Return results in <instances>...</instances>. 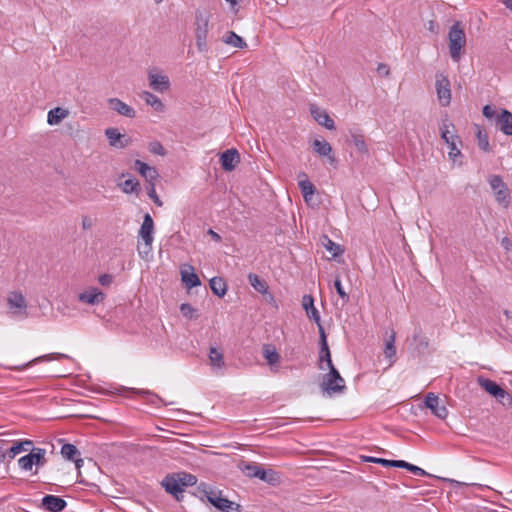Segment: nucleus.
Listing matches in <instances>:
<instances>
[{
	"label": "nucleus",
	"instance_id": "obj_12",
	"mask_svg": "<svg viewBox=\"0 0 512 512\" xmlns=\"http://www.w3.org/2000/svg\"><path fill=\"white\" fill-rule=\"evenodd\" d=\"M7 303L9 309L12 311V314L21 315L22 318H25L27 316V304L22 293L16 291L11 292L8 296Z\"/></svg>",
	"mask_w": 512,
	"mask_h": 512
},
{
	"label": "nucleus",
	"instance_id": "obj_44",
	"mask_svg": "<svg viewBox=\"0 0 512 512\" xmlns=\"http://www.w3.org/2000/svg\"><path fill=\"white\" fill-rule=\"evenodd\" d=\"M413 344L418 353H423L428 348V340L421 333L413 335Z\"/></svg>",
	"mask_w": 512,
	"mask_h": 512
},
{
	"label": "nucleus",
	"instance_id": "obj_60",
	"mask_svg": "<svg viewBox=\"0 0 512 512\" xmlns=\"http://www.w3.org/2000/svg\"><path fill=\"white\" fill-rule=\"evenodd\" d=\"M452 485L456 486V487H462V486H467L468 484L467 483H464V482H460V481H457V480H454V479H449L448 480Z\"/></svg>",
	"mask_w": 512,
	"mask_h": 512
},
{
	"label": "nucleus",
	"instance_id": "obj_16",
	"mask_svg": "<svg viewBox=\"0 0 512 512\" xmlns=\"http://www.w3.org/2000/svg\"><path fill=\"white\" fill-rule=\"evenodd\" d=\"M310 113L313 119L321 126L325 127L328 130H335L334 120L329 116V114L322 108L312 104L310 106Z\"/></svg>",
	"mask_w": 512,
	"mask_h": 512
},
{
	"label": "nucleus",
	"instance_id": "obj_26",
	"mask_svg": "<svg viewBox=\"0 0 512 512\" xmlns=\"http://www.w3.org/2000/svg\"><path fill=\"white\" fill-rule=\"evenodd\" d=\"M299 181L298 186L301 190L305 202L309 203L315 194V187L312 182L309 181L307 175L302 172L298 175Z\"/></svg>",
	"mask_w": 512,
	"mask_h": 512
},
{
	"label": "nucleus",
	"instance_id": "obj_54",
	"mask_svg": "<svg viewBox=\"0 0 512 512\" xmlns=\"http://www.w3.org/2000/svg\"><path fill=\"white\" fill-rule=\"evenodd\" d=\"M98 281L102 286H109L113 281V276L111 274H102L99 276Z\"/></svg>",
	"mask_w": 512,
	"mask_h": 512
},
{
	"label": "nucleus",
	"instance_id": "obj_62",
	"mask_svg": "<svg viewBox=\"0 0 512 512\" xmlns=\"http://www.w3.org/2000/svg\"><path fill=\"white\" fill-rule=\"evenodd\" d=\"M226 2H228L230 5H231V8L234 9L235 6H237L240 2V0H225Z\"/></svg>",
	"mask_w": 512,
	"mask_h": 512
},
{
	"label": "nucleus",
	"instance_id": "obj_14",
	"mask_svg": "<svg viewBox=\"0 0 512 512\" xmlns=\"http://www.w3.org/2000/svg\"><path fill=\"white\" fill-rule=\"evenodd\" d=\"M69 358L70 357L68 355L63 354V353H50V354L36 357L25 364L16 365V366H5V368L8 370H12V371H23V370L27 369L28 367H31L37 363L52 361V360L69 359Z\"/></svg>",
	"mask_w": 512,
	"mask_h": 512
},
{
	"label": "nucleus",
	"instance_id": "obj_8",
	"mask_svg": "<svg viewBox=\"0 0 512 512\" xmlns=\"http://www.w3.org/2000/svg\"><path fill=\"white\" fill-rule=\"evenodd\" d=\"M454 129L453 123L449 122L447 119L443 121L440 131H441V138L444 140V142L448 145L450 148L449 156L453 160L456 159L457 156L461 155V151L457 146V143H461V140L458 135L451 133L449 128Z\"/></svg>",
	"mask_w": 512,
	"mask_h": 512
},
{
	"label": "nucleus",
	"instance_id": "obj_43",
	"mask_svg": "<svg viewBox=\"0 0 512 512\" xmlns=\"http://www.w3.org/2000/svg\"><path fill=\"white\" fill-rule=\"evenodd\" d=\"M477 141H478V146L481 150L485 151V152H489L490 151V144H489V139H488V135L486 132H484L479 126H477Z\"/></svg>",
	"mask_w": 512,
	"mask_h": 512
},
{
	"label": "nucleus",
	"instance_id": "obj_18",
	"mask_svg": "<svg viewBox=\"0 0 512 512\" xmlns=\"http://www.w3.org/2000/svg\"><path fill=\"white\" fill-rule=\"evenodd\" d=\"M41 506L49 512H62L67 507V502L55 495H45L42 498Z\"/></svg>",
	"mask_w": 512,
	"mask_h": 512
},
{
	"label": "nucleus",
	"instance_id": "obj_56",
	"mask_svg": "<svg viewBox=\"0 0 512 512\" xmlns=\"http://www.w3.org/2000/svg\"><path fill=\"white\" fill-rule=\"evenodd\" d=\"M94 220L89 216H83L82 217V228L84 230H89L93 227Z\"/></svg>",
	"mask_w": 512,
	"mask_h": 512
},
{
	"label": "nucleus",
	"instance_id": "obj_32",
	"mask_svg": "<svg viewBox=\"0 0 512 512\" xmlns=\"http://www.w3.org/2000/svg\"><path fill=\"white\" fill-rule=\"evenodd\" d=\"M497 123L505 135L512 136V113L510 111L503 109L497 118Z\"/></svg>",
	"mask_w": 512,
	"mask_h": 512
},
{
	"label": "nucleus",
	"instance_id": "obj_1",
	"mask_svg": "<svg viewBox=\"0 0 512 512\" xmlns=\"http://www.w3.org/2000/svg\"><path fill=\"white\" fill-rule=\"evenodd\" d=\"M193 495L202 502H209L221 512H241V506L239 504L223 497L222 491L212 487L208 483H199Z\"/></svg>",
	"mask_w": 512,
	"mask_h": 512
},
{
	"label": "nucleus",
	"instance_id": "obj_29",
	"mask_svg": "<svg viewBox=\"0 0 512 512\" xmlns=\"http://www.w3.org/2000/svg\"><path fill=\"white\" fill-rule=\"evenodd\" d=\"M181 279L187 288H193L201 284L198 275L194 272V268L191 265L181 270Z\"/></svg>",
	"mask_w": 512,
	"mask_h": 512
},
{
	"label": "nucleus",
	"instance_id": "obj_50",
	"mask_svg": "<svg viewBox=\"0 0 512 512\" xmlns=\"http://www.w3.org/2000/svg\"><path fill=\"white\" fill-rule=\"evenodd\" d=\"M362 461L364 462H371V463H377L384 467L389 466V460L384 458H377L373 456H361Z\"/></svg>",
	"mask_w": 512,
	"mask_h": 512
},
{
	"label": "nucleus",
	"instance_id": "obj_37",
	"mask_svg": "<svg viewBox=\"0 0 512 512\" xmlns=\"http://www.w3.org/2000/svg\"><path fill=\"white\" fill-rule=\"evenodd\" d=\"M223 42L227 45L240 49H243L247 46L244 39L233 31H229L223 36Z\"/></svg>",
	"mask_w": 512,
	"mask_h": 512
},
{
	"label": "nucleus",
	"instance_id": "obj_39",
	"mask_svg": "<svg viewBox=\"0 0 512 512\" xmlns=\"http://www.w3.org/2000/svg\"><path fill=\"white\" fill-rule=\"evenodd\" d=\"M263 357L267 360L268 364L272 367L280 360V355L272 345L263 346Z\"/></svg>",
	"mask_w": 512,
	"mask_h": 512
},
{
	"label": "nucleus",
	"instance_id": "obj_42",
	"mask_svg": "<svg viewBox=\"0 0 512 512\" xmlns=\"http://www.w3.org/2000/svg\"><path fill=\"white\" fill-rule=\"evenodd\" d=\"M119 186L121 187L122 191L126 194H138L140 191V184L135 178H129L125 180L124 182L119 184Z\"/></svg>",
	"mask_w": 512,
	"mask_h": 512
},
{
	"label": "nucleus",
	"instance_id": "obj_52",
	"mask_svg": "<svg viewBox=\"0 0 512 512\" xmlns=\"http://www.w3.org/2000/svg\"><path fill=\"white\" fill-rule=\"evenodd\" d=\"M409 464L410 463H408V462H406L404 460H389V466L388 467L403 468V469L408 470Z\"/></svg>",
	"mask_w": 512,
	"mask_h": 512
},
{
	"label": "nucleus",
	"instance_id": "obj_64",
	"mask_svg": "<svg viewBox=\"0 0 512 512\" xmlns=\"http://www.w3.org/2000/svg\"><path fill=\"white\" fill-rule=\"evenodd\" d=\"M138 392L140 394H151L149 391H146V390H139Z\"/></svg>",
	"mask_w": 512,
	"mask_h": 512
},
{
	"label": "nucleus",
	"instance_id": "obj_10",
	"mask_svg": "<svg viewBox=\"0 0 512 512\" xmlns=\"http://www.w3.org/2000/svg\"><path fill=\"white\" fill-rule=\"evenodd\" d=\"M149 86L152 90L163 93L170 88L169 77L157 68L148 71Z\"/></svg>",
	"mask_w": 512,
	"mask_h": 512
},
{
	"label": "nucleus",
	"instance_id": "obj_48",
	"mask_svg": "<svg viewBox=\"0 0 512 512\" xmlns=\"http://www.w3.org/2000/svg\"><path fill=\"white\" fill-rule=\"evenodd\" d=\"M148 149L152 154H155V155L164 156L166 154V151H165L163 145L159 141L150 142Z\"/></svg>",
	"mask_w": 512,
	"mask_h": 512
},
{
	"label": "nucleus",
	"instance_id": "obj_21",
	"mask_svg": "<svg viewBox=\"0 0 512 512\" xmlns=\"http://www.w3.org/2000/svg\"><path fill=\"white\" fill-rule=\"evenodd\" d=\"M312 147L314 152L320 157H327V160L331 165L336 164L337 160L332 153V146L327 141L315 139L312 143Z\"/></svg>",
	"mask_w": 512,
	"mask_h": 512
},
{
	"label": "nucleus",
	"instance_id": "obj_33",
	"mask_svg": "<svg viewBox=\"0 0 512 512\" xmlns=\"http://www.w3.org/2000/svg\"><path fill=\"white\" fill-rule=\"evenodd\" d=\"M68 113V110L61 107L51 109L47 115V122L49 125H57L68 116Z\"/></svg>",
	"mask_w": 512,
	"mask_h": 512
},
{
	"label": "nucleus",
	"instance_id": "obj_23",
	"mask_svg": "<svg viewBox=\"0 0 512 512\" xmlns=\"http://www.w3.org/2000/svg\"><path fill=\"white\" fill-rule=\"evenodd\" d=\"M153 232L154 221L151 215L149 213H146L143 217V222L138 232L139 238L141 239V241L153 242Z\"/></svg>",
	"mask_w": 512,
	"mask_h": 512
},
{
	"label": "nucleus",
	"instance_id": "obj_47",
	"mask_svg": "<svg viewBox=\"0 0 512 512\" xmlns=\"http://www.w3.org/2000/svg\"><path fill=\"white\" fill-rule=\"evenodd\" d=\"M146 190H147V194H148L149 198L152 199L156 205L161 206L162 202L156 193L155 183L154 182L148 183Z\"/></svg>",
	"mask_w": 512,
	"mask_h": 512
},
{
	"label": "nucleus",
	"instance_id": "obj_46",
	"mask_svg": "<svg viewBox=\"0 0 512 512\" xmlns=\"http://www.w3.org/2000/svg\"><path fill=\"white\" fill-rule=\"evenodd\" d=\"M352 141L355 148L361 153H367L368 149L362 135H352Z\"/></svg>",
	"mask_w": 512,
	"mask_h": 512
},
{
	"label": "nucleus",
	"instance_id": "obj_55",
	"mask_svg": "<svg viewBox=\"0 0 512 512\" xmlns=\"http://www.w3.org/2000/svg\"><path fill=\"white\" fill-rule=\"evenodd\" d=\"M377 72L380 76L387 77L390 74L389 66L384 63H380L377 67Z\"/></svg>",
	"mask_w": 512,
	"mask_h": 512
},
{
	"label": "nucleus",
	"instance_id": "obj_3",
	"mask_svg": "<svg viewBox=\"0 0 512 512\" xmlns=\"http://www.w3.org/2000/svg\"><path fill=\"white\" fill-rule=\"evenodd\" d=\"M47 451L44 448L35 447L34 445L28 451V454L18 459V466L22 471H31L33 466L36 467L34 474H37L38 469L47 463Z\"/></svg>",
	"mask_w": 512,
	"mask_h": 512
},
{
	"label": "nucleus",
	"instance_id": "obj_45",
	"mask_svg": "<svg viewBox=\"0 0 512 512\" xmlns=\"http://www.w3.org/2000/svg\"><path fill=\"white\" fill-rule=\"evenodd\" d=\"M152 243L153 242H148V241H142V242L138 241L137 250H138L139 256L142 259L147 258V256L151 253Z\"/></svg>",
	"mask_w": 512,
	"mask_h": 512
},
{
	"label": "nucleus",
	"instance_id": "obj_2",
	"mask_svg": "<svg viewBox=\"0 0 512 512\" xmlns=\"http://www.w3.org/2000/svg\"><path fill=\"white\" fill-rule=\"evenodd\" d=\"M449 52L454 62H459L466 45V35L460 22H455L449 29Z\"/></svg>",
	"mask_w": 512,
	"mask_h": 512
},
{
	"label": "nucleus",
	"instance_id": "obj_51",
	"mask_svg": "<svg viewBox=\"0 0 512 512\" xmlns=\"http://www.w3.org/2000/svg\"><path fill=\"white\" fill-rule=\"evenodd\" d=\"M180 311L185 317L190 319L194 317L195 309L189 303H182L180 306Z\"/></svg>",
	"mask_w": 512,
	"mask_h": 512
},
{
	"label": "nucleus",
	"instance_id": "obj_7",
	"mask_svg": "<svg viewBox=\"0 0 512 512\" xmlns=\"http://www.w3.org/2000/svg\"><path fill=\"white\" fill-rule=\"evenodd\" d=\"M321 388L329 395L343 393L346 390L345 381L334 366H331L329 372L323 376Z\"/></svg>",
	"mask_w": 512,
	"mask_h": 512
},
{
	"label": "nucleus",
	"instance_id": "obj_30",
	"mask_svg": "<svg viewBox=\"0 0 512 512\" xmlns=\"http://www.w3.org/2000/svg\"><path fill=\"white\" fill-rule=\"evenodd\" d=\"M303 307L307 313V316L315 321V323L318 326V330L320 331V326H322L320 314L316 307L314 306V300L311 296L303 297Z\"/></svg>",
	"mask_w": 512,
	"mask_h": 512
},
{
	"label": "nucleus",
	"instance_id": "obj_57",
	"mask_svg": "<svg viewBox=\"0 0 512 512\" xmlns=\"http://www.w3.org/2000/svg\"><path fill=\"white\" fill-rule=\"evenodd\" d=\"M482 112H483V115H484L486 118H488V119L493 118V117H494V115H495V111H494V109H493L490 105H485V106L483 107Z\"/></svg>",
	"mask_w": 512,
	"mask_h": 512
},
{
	"label": "nucleus",
	"instance_id": "obj_5",
	"mask_svg": "<svg viewBox=\"0 0 512 512\" xmlns=\"http://www.w3.org/2000/svg\"><path fill=\"white\" fill-rule=\"evenodd\" d=\"M242 472L250 478H258L270 485H277L280 482V477L273 469H264L261 465L256 463H245L241 467Z\"/></svg>",
	"mask_w": 512,
	"mask_h": 512
},
{
	"label": "nucleus",
	"instance_id": "obj_63",
	"mask_svg": "<svg viewBox=\"0 0 512 512\" xmlns=\"http://www.w3.org/2000/svg\"><path fill=\"white\" fill-rule=\"evenodd\" d=\"M503 4L512 11V0H502Z\"/></svg>",
	"mask_w": 512,
	"mask_h": 512
},
{
	"label": "nucleus",
	"instance_id": "obj_25",
	"mask_svg": "<svg viewBox=\"0 0 512 512\" xmlns=\"http://www.w3.org/2000/svg\"><path fill=\"white\" fill-rule=\"evenodd\" d=\"M61 455L66 460L74 461L77 469H80V467L83 465V459L77 458L80 455V452L73 444H63L61 447Z\"/></svg>",
	"mask_w": 512,
	"mask_h": 512
},
{
	"label": "nucleus",
	"instance_id": "obj_40",
	"mask_svg": "<svg viewBox=\"0 0 512 512\" xmlns=\"http://www.w3.org/2000/svg\"><path fill=\"white\" fill-rule=\"evenodd\" d=\"M175 477H177L178 482L180 483L181 487L184 489L185 487L198 485L197 484V477L193 474L187 473V472H177L174 473Z\"/></svg>",
	"mask_w": 512,
	"mask_h": 512
},
{
	"label": "nucleus",
	"instance_id": "obj_19",
	"mask_svg": "<svg viewBox=\"0 0 512 512\" xmlns=\"http://www.w3.org/2000/svg\"><path fill=\"white\" fill-rule=\"evenodd\" d=\"M105 135L109 141V145L114 148H125L130 143V138L125 134H121L117 128H107Z\"/></svg>",
	"mask_w": 512,
	"mask_h": 512
},
{
	"label": "nucleus",
	"instance_id": "obj_4",
	"mask_svg": "<svg viewBox=\"0 0 512 512\" xmlns=\"http://www.w3.org/2000/svg\"><path fill=\"white\" fill-rule=\"evenodd\" d=\"M209 14L198 9L195 12V39L199 52H207V36L209 31Z\"/></svg>",
	"mask_w": 512,
	"mask_h": 512
},
{
	"label": "nucleus",
	"instance_id": "obj_15",
	"mask_svg": "<svg viewBox=\"0 0 512 512\" xmlns=\"http://www.w3.org/2000/svg\"><path fill=\"white\" fill-rule=\"evenodd\" d=\"M320 353H319V368L321 370H325L326 368L323 366V363H326L327 368H331L333 365L332 359H331V353L328 347L327 338L325 334V330L323 326H320Z\"/></svg>",
	"mask_w": 512,
	"mask_h": 512
},
{
	"label": "nucleus",
	"instance_id": "obj_28",
	"mask_svg": "<svg viewBox=\"0 0 512 512\" xmlns=\"http://www.w3.org/2000/svg\"><path fill=\"white\" fill-rule=\"evenodd\" d=\"M33 445L34 442L30 439L15 441L12 446L8 448V458L14 459L18 454L28 452Z\"/></svg>",
	"mask_w": 512,
	"mask_h": 512
},
{
	"label": "nucleus",
	"instance_id": "obj_53",
	"mask_svg": "<svg viewBox=\"0 0 512 512\" xmlns=\"http://www.w3.org/2000/svg\"><path fill=\"white\" fill-rule=\"evenodd\" d=\"M408 471H410L411 473H413L414 475H417V476H427L428 473L423 470L422 468L416 466V465H413V464H409V467H408Z\"/></svg>",
	"mask_w": 512,
	"mask_h": 512
},
{
	"label": "nucleus",
	"instance_id": "obj_9",
	"mask_svg": "<svg viewBox=\"0 0 512 512\" xmlns=\"http://www.w3.org/2000/svg\"><path fill=\"white\" fill-rule=\"evenodd\" d=\"M489 184L494 192L496 201L507 208L510 205V191L503 179L499 175H492L489 178Z\"/></svg>",
	"mask_w": 512,
	"mask_h": 512
},
{
	"label": "nucleus",
	"instance_id": "obj_58",
	"mask_svg": "<svg viewBox=\"0 0 512 512\" xmlns=\"http://www.w3.org/2000/svg\"><path fill=\"white\" fill-rule=\"evenodd\" d=\"M5 444H0V463L5 462L8 458V449H5Z\"/></svg>",
	"mask_w": 512,
	"mask_h": 512
},
{
	"label": "nucleus",
	"instance_id": "obj_13",
	"mask_svg": "<svg viewBox=\"0 0 512 512\" xmlns=\"http://www.w3.org/2000/svg\"><path fill=\"white\" fill-rule=\"evenodd\" d=\"M161 485L165 491L174 496L177 501H181L183 499L184 490L174 473L167 474L161 481Z\"/></svg>",
	"mask_w": 512,
	"mask_h": 512
},
{
	"label": "nucleus",
	"instance_id": "obj_36",
	"mask_svg": "<svg viewBox=\"0 0 512 512\" xmlns=\"http://www.w3.org/2000/svg\"><path fill=\"white\" fill-rule=\"evenodd\" d=\"M212 292L218 297H223L227 292V284L221 277H213L209 281Z\"/></svg>",
	"mask_w": 512,
	"mask_h": 512
},
{
	"label": "nucleus",
	"instance_id": "obj_31",
	"mask_svg": "<svg viewBox=\"0 0 512 512\" xmlns=\"http://www.w3.org/2000/svg\"><path fill=\"white\" fill-rule=\"evenodd\" d=\"M395 336L396 333L394 332V330H391L390 332H385L384 354L385 357L390 360V365L394 362V358L396 355Z\"/></svg>",
	"mask_w": 512,
	"mask_h": 512
},
{
	"label": "nucleus",
	"instance_id": "obj_24",
	"mask_svg": "<svg viewBox=\"0 0 512 512\" xmlns=\"http://www.w3.org/2000/svg\"><path fill=\"white\" fill-rule=\"evenodd\" d=\"M78 299L82 303L91 305L99 304L105 299V294L93 287L79 294Z\"/></svg>",
	"mask_w": 512,
	"mask_h": 512
},
{
	"label": "nucleus",
	"instance_id": "obj_20",
	"mask_svg": "<svg viewBox=\"0 0 512 512\" xmlns=\"http://www.w3.org/2000/svg\"><path fill=\"white\" fill-rule=\"evenodd\" d=\"M240 162V155L235 148L227 149L220 155V164L225 171H232Z\"/></svg>",
	"mask_w": 512,
	"mask_h": 512
},
{
	"label": "nucleus",
	"instance_id": "obj_41",
	"mask_svg": "<svg viewBox=\"0 0 512 512\" xmlns=\"http://www.w3.org/2000/svg\"><path fill=\"white\" fill-rule=\"evenodd\" d=\"M209 361L213 368L220 369L224 366L223 354L215 347L210 348Z\"/></svg>",
	"mask_w": 512,
	"mask_h": 512
},
{
	"label": "nucleus",
	"instance_id": "obj_61",
	"mask_svg": "<svg viewBox=\"0 0 512 512\" xmlns=\"http://www.w3.org/2000/svg\"><path fill=\"white\" fill-rule=\"evenodd\" d=\"M501 244H502V246H503L505 249H507V250H508V249L510 248V246L512 245V244H511V242H510V240H509L508 238H506V237L502 239Z\"/></svg>",
	"mask_w": 512,
	"mask_h": 512
},
{
	"label": "nucleus",
	"instance_id": "obj_6",
	"mask_svg": "<svg viewBox=\"0 0 512 512\" xmlns=\"http://www.w3.org/2000/svg\"><path fill=\"white\" fill-rule=\"evenodd\" d=\"M477 382L481 388L496 398L503 406H512V396L495 381L479 376Z\"/></svg>",
	"mask_w": 512,
	"mask_h": 512
},
{
	"label": "nucleus",
	"instance_id": "obj_27",
	"mask_svg": "<svg viewBox=\"0 0 512 512\" xmlns=\"http://www.w3.org/2000/svg\"><path fill=\"white\" fill-rule=\"evenodd\" d=\"M135 167L139 174L144 177L148 183L154 182L159 177L156 168L151 167L140 160L135 161Z\"/></svg>",
	"mask_w": 512,
	"mask_h": 512
},
{
	"label": "nucleus",
	"instance_id": "obj_22",
	"mask_svg": "<svg viewBox=\"0 0 512 512\" xmlns=\"http://www.w3.org/2000/svg\"><path fill=\"white\" fill-rule=\"evenodd\" d=\"M108 105L111 110L117 112L119 115L127 118H134L136 116L134 108L124 103L119 98H109Z\"/></svg>",
	"mask_w": 512,
	"mask_h": 512
},
{
	"label": "nucleus",
	"instance_id": "obj_38",
	"mask_svg": "<svg viewBox=\"0 0 512 512\" xmlns=\"http://www.w3.org/2000/svg\"><path fill=\"white\" fill-rule=\"evenodd\" d=\"M321 243L326 248V250L331 253L332 257L334 258L340 256L344 252L342 247L339 244L332 241L327 235H323L321 237Z\"/></svg>",
	"mask_w": 512,
	"mask_h": 512
},
{
	"label": "nucleus",
	"instance_id": "obj_35",
	"mask_svg": "<svg viewBox=\"0 0 512 512\" xmlns=\"http://www.w3.org/2000/svg\"><path fill=\"white\" fill-rule=\"evenodd\" d=\"M248 281L250 285L261 294H268V285L267 282L260 278L257 274L249 273Z\"/></svg>",
	"mask_w": 512,
	"mask_h": 512
},
{
	"label": "nucleus",
	"instance_id": "obj_59",
	"mask_svg": "<svg viewBox=\"0 0 512 512\" xmlns=\"http://www.w3.org/2000/svg\"><path fill=\"white\" fill-rule=\"evenodd\" d=\"M208 234L211 236V238L216 241V242H220L221 241V236L216 233L215 231H213L212 229H209L208 230Z\"/></svg>",
	"mask_w": 512,
	"mask_h": 512
},
{
	"label": "nucleus",
	"instance_id": "obj_49",
	"mask_svg": "<svg viewBox=\"0 0 512 512\" xmlns=\"http://www.w3.org/2000/svg\"><path fill=\"white\" fill-rule=\"evenodd\" d=\"M334 287L338 293V295L342 298V300L344 302H348L349 301V296L348 294L345 292L343 286H342V283H341V280L340 278H336L335 281H334Z\"/></svg>",
	"mask_w": 512,
	"mask_h": 512
},
{
	"label": "nucleus",
	"instance_id": "obj_34",
	"mask_svg": "<svg viewBox=\"0 0 512 512\" xmlns=\"http://www.w3.org/2000/svg\"><path fill=\"white\" fill-rule=\"evenodd\" d=\"M142 99L145 101L147 105L151 106L155 111L162 112L164 110V104L162 103L161 99L153 93L144 91L142 93Z\"/></svg>",
	"mask_w": 512,
	"mask_h": 512
},
{
	"label": "nucleus",
	"instance_id": "obj_11",
	"mask_svg": "<svg viewBox=\"0 0 512 512\" xmlns=\"http://www.w3.org/2000/svg\"><path fill=\"white\" fill-rule=\"evenodd\" d=\"M436 92L442 106H448L451 102L450 81L443 74L436 75Z\"/></svg>",
	"mask_w": 512,
	"mask_h": 512
},
{
	"label": "nucleus",
	"instance_id": "obj_17",
	"mask_svg": "<svg viewBox=\"0 0 512 512\" xmlns=\"http://www.w3.org/2000/svg\"><path fill=\"white\" fill-rule=\"evenodd\" d=\"M425 406L439 419H445L448 410L444 405H440V399L434 393H428L425 397Z\"/></svg>",
	"mask_w": 512,
	"mask_h": 512
}]
</instances>
